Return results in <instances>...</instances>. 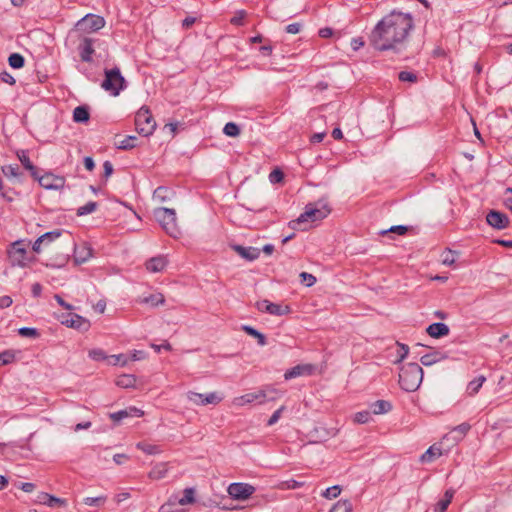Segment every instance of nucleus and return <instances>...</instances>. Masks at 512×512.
Instances as JSON below:
<instances>
[{
  "label": "nucleus",
  "instance_id": "37998d69",
  "mask_svg": "<svg viewBox=\"0 0 512 512\" xmlns=\"http://www.w3.org/2000/svg\"><path fill=\"white\" fill-rule=\"evenodd\" d=\"M371 420V414L369 411L357 412L353 416V422L356 424H366Z\"/></svg>",
  "mask_w": 512,
  "mask_h": 512
},
{
  "label": "nucleus",
  "instance_id": "f3484780",
  "mask_svg": "<svg viewBox=\"0 0 512 512\" xmlns=\"http://www.w3.org/2000/svg\"><path fill=\"white\" fill-rule=\"evenodd\" d=\"M39 184L46 189H59L64 185V179L58 177L52 173H47L41 177H38Z\"/></svg>",
  "mask_w": 512,
  "mask_h": 512
},
{
  "label": "nucleus",
  "instance_id": "9b49d317",
  "mask_svg": "<svg viewBox=\"0 0 512 512\" xmlns=\"http://www.w3.org/2000/svg\"><path fill=\"white\" fill-rule=\"evenodd\" d=\"M255 487L248 483L236 482L227 488L228 495L238 501H245L255 493Z\"/></svg>",
  "mask_w": 512,
  "mask_h": 512
},
{
  "label": "nucleus",
  "instance_id": "f8f14e48",
  "mask_svg": "<svg viewBox=\"0 0 512 512\" xmlns=\"http://www.w3.org/2000/svg\"><path fill=\"white\" fill-rule=\"evenodd\" d=\"M257 309L274 316H283L291 313V307L288 304L272 303L266 299L257 302Z\"/></svg>",
  "mask_w": 512,
  "mask_h": 512
},
{
  "label": "nucleus",
  "instance_id": "aec40b11",
  "mask_svg": "<svg viewBox=\"0 0 512 512\" xmlns=\"http://www.w3.org/2000/svg\"><path fill=\"white\" fill-rule=\"evenodd\" d=\"M94 40L88 37H84L78 46L79 55L82 61L91 62L92 54L94 53L93 48Z\"/></svg>",
  "mask_w": 512,
  "mask_h": 512
},
{
  "label": "nucleus",
  "instance_id": "de8ad7c7",
  "mask_svg": "<svg viewBox=\"0 0 512 512\" xmlns=\"http://www.w3.org/2000/svg\"><path fill=\"white\" fill-rule=\"evenodd\" d=\"M223 132L227 136L236 137L240 134V129L235 123L229 122L224 126Z\"/></svg>",
  "mask_w": 512,
  "mask_h": 512
},
{
  "label": "nucleus",
  "instance_id": "338daca9",
  "mask_svg": "<svg viewBox=\"0 0 512 512\" xmlns=\"http://www.w3.org/2000/svg\"><path fill=\"white\" fill-rule=\"evenodd\" d=\"M301 27L300 23H292L286 27V32L289 34H297L301 31Z\"/></svg>",
  "mask_w": 512,
  "mask_h": 512
},
{
  "label": "nucleus",
  "instance_id": "680f3d73",
  "mask_svg": "<svg viewBox=\"0 0 512 512\" xmlns=\"http://www.w3.org/2000/svg\"><path fill=\"white\" fill-rule=\"evenodd\" d=\"M408 228L406 226H392L389 230L382 231L381 234L384 235L388 232L396 233L398 235H404L407 232Z\"/></svg>",
  "mask_w": 512,
  "mask_h": 512
},
{
  "label": "nucleus",
  "instance_id": "2f4dec72",
  "mask_svg": "<svg viewBox=\"0 0 512 512\" xmlns=\"http://www.w3.org/2000/svg\"><path fill=\"white\" fill-rule=\"evenodd\" d=\"M172 192L166 187H158L153 193V200L157 203H164L170 199Z\"/></svg>",
  "mask_w": 512,
  "mask_h": 512
},
{
  "label": "nucleus",
  "instance_id": "774afa93",
  "mask_svg": "<svg viewBox=\"0 0 512 512\" xmlns=\"http://www.w3.org/2000/svg\"><path fill=\"white\" fill-rule=\"evenodd\" d=\"M0 76H1L2 81L5 83H8L10 85H13L15 83L14 77L11 74H9L8 72H2L0 74Z\"/></svg>",
  "mask_w": 512,
  "mask_h": 512
},
{
  "label": "nucleus",
  "instance_id": "dca6fc26",
  "mask_svg": "<svg viewBox=\"0 0 512 512\" xmlns=\"http://www.w3.org/2000/svg\"><path fill=\"white\" fill-rule=\"evenodd\" d=\"M92 256H93V251H92V248L88 244L83 243L79 246H75L73 261L76 265L83 264V263L87 262Z\"/></svg>",
  "mask_w": 512,
  "mask_h": 512
},
{
  "label": "nucleus",
  "instance_id": "c03bdc74",
  "mask_svg": "<svg viewBox=\"0 0 512 512\" xmlns=\"http://www.w3.org/2000/svg\"><path fill=\"white\" fill-rule=\"evenodd\" d=\"M107 359L111 365L120 364L121 366H126L128 364V356L124 354L111 355Z\"/></svg>",
  "mask_w": 512,
  "mask_h": 512
},
{
  "label": "nucleus",
  "instance_id": "a18cd8bd",
  "mask_svg": "<svg viewBox=\"0 0 512 512\" xmlns=\"http://www.w3.org/2000/svg\"><path fill=\"white\" fill-rule=\"evenodd\" d=\"M351 504L347 500L338 501L330 510V512H350Z\"/></svg>",
  "mask_w": 512,
  "mask_h": 512
},
{
  "label": "nucleus",
  "instance_id": "0eeeda50",
  "mask_svg": "<svg viewBox=\"0 0 512 512\" xmlns=\"http://www.w3.org/2000/svg\"><path fill=\"white\" fill-rule=\"evenodd\" d=\"M124 84L125 80L118 68L105 70V79L101 85L104 90L110 92L113 96H117L123 89Z\"/></svg>",
  "mask_w": 512,
  "mask_h": 512
},
{
  "label": "nucleus",
  "instance_id": "e2e57ef3",
  "mask_svg": "<svg viewBox=\"0 0 512 512\" xmlns=\"http://www.w3.org/2000/svg\"><path fill=\"white\" fill-rule=\"evenodd\" d=\"M285 407L281 406L279 409H277L272 416L268 420V425L272 426L280 419L282 412L284 411Z\"/></svg>",
  "mask_w": 512,
  "mask_h": 512
},
{
  "label": "nucleus",
  "instance_id": "6ab92c4d",
  "mask_svg": "<svg viewBox=\"0 0 512 512\" xmlns=\"http://www.w3.org/2000/svg\"><path fill=\"white\" fill-rule=\"evenodd\" d=\"M167 265L168 260L166 256L159 255L147 260L145 263V268L150 273H159L164 271Z\"/></svg>",
  "mask_w": 512,
  "mask_h": 512
},
{
  "label": "nucleus",
  "instance_id": "f257e3e1",
  "mask_svg": "<svg viewBox=\"0 0 512 512\" xmlns=\"http://www.w3.org/2000/svg\"><path fill=\"white\" fill-rule=\"evenodd\" d=\"M412 28L411 15L393 11L376 24L371 32L370 42L380 51L397 49L405 42Z\"/></svg>",
  "mask_w": 512,
  "mask_h": 512
},
{
  "label": "nucleus",
  "instance_id": "6e6552de",
  "mask_svg": "<svg viewBox=\"0 0 512 512\" xmlns=\"http://www.w3.org/2000/svg\"><path fill=\"white\" fill-rule=\"evenodd\" d=\"M9 259L12 265L19 267H27L31 262L35 261L34 257H29L23 241L14 242L8 250Z\"/></svg>",
  "mask_w": 512,
  "mask_h": 512
},
{
  "label": "nucleus",
  "instance_id": "a19ab883",
  "mask_svg": "<svg viewBox=\"0 0 512 512\" xmlns=\"http://www.w3.org/2000/svg\"><path fill=\"white\" fill-rule=\"evenodd\" d=\"M107 497L100 495L97 497H86L83 499V503L87 506H102L105 504Z\"/></svg>",
  "mask_w": 512,
  "mask_h": 512
},
{
  "label": "nucleus",
  "instance_id": "c756f323",
  "mask_svg": "<svg viewBox=\"0 0 512 512\" xmlns=\"http://www.w3.org/2000/svg\"><path fill=\"white\" fill-rule=\"evenodd\" d=\"M136 447L147 455H157L162 453V449L159 445L151 444L146 441L138 442Z\"/></svg>",
  "mask_w": 512,
  "mask_h": 512
},
{
  "label": "nucleus",
  "instance_id": "1a4fd4ad",
  "mask_svg": "<svg viewBox=\"0 0 512 512\" xmlns=\"http://www.w3.org/2000/svg\"><path fill=\"white\" fill-rule=\"evenodd\" d=\"M105 24L106 21L102 16L87 14L76 23L75 31L90 34L102 29Z\"/></svg>",
  "mask_w": 512,
  "mask_h": 512
},
{
  "label": "nucleus",
  "instance_id": "423d86ee",
  "mask_svg": "<svg viewBox=\"0 0 512 512\" xmlns=\"http://www.w3.org/2000/svg\"><path fill=\"white\" fill-rule=\"evenodd\" d=\"M187 400L195 406H207L220 404L224 396L222 393L214 391L209 393H198L195 391H188L185 394Z\"/></svg>",
  "mask_w": 512,
  "mask_h": 512
},
{
  "label": "nucleus",
  "instance_id": "6e6d98bb",
  "mask_svg": "<svg viewBox=\"0 0 512 512\" xmlns=\"http://www.w3.org/2000/svg\"><path fill=\"white\" fill-rule=\"evenodd\" d=\"M284 178L283 172L276 168L269 174V180L271 183H280Z\"/></svg>",
  "mask_w": 512,
  "mask_h": 512
},
{
  "label": "nucleus",
  "instance_id": "7ed1b4c3",
  "mask_svg": "<svg viewBox=\"0 0 512 512\" xmlns=\"http://www.w3.org/2000/svg\"><path fill=\"white\" fill-rule=\"evenodd\" d=\"M423 380V370L417 363H408L401 367L399 384L407 392L416 391Z\"/></svg>",
  "mask_w": 512,
  "mask_h": 512
},
{
  "label": "nucleus",
  "instance_id": "7c9ffc66",
  "mask_svg": "<svg viewBox=\"0 0 512 512\" xmlns=\"http://www.w3.org/2000/svg\"><path fill=\"white\" fill-rule=\"evenodd\" d=\"M90 118L89 110L86 106H78L73 111V120L78 123L87 122Z\"/></svg>",
  "mask_w": 512,
  "mask_h": 512
},
{
  "label": "nucleus",
  "instance_id": "f03ea898",
  "mask_svg": "<svg viewBox=\"0 0 512 512\" xmlns=\"http://www.w3.org/2000/svg\"><path fill=\"white\" fill-rule=\"evenodd\" d=\"M331 212L328 203L318 201L316 203L308 204L300 216L289 222V227L293 230L305 231L309 229L313 223L319 222L326 218Z\"/></svg>",
  "mask_w": 512,
  "mask_h": 512
},
{
  "label": "nucleus",
  "instance_id": "ddd939ff",
  "mask_svg": "<svg viewBox=\"0 0 512 512\" xmlns=\"http://www.w3.org/2000/svg\"><path fill=\"white\" fill-rule=\"evenodd\" d=\"M486 221L491 227L498 230L505 229L509 225L508 216L505 213L496 210H491L486 215Z\"/></svg>",
  "mask_w": 512,
  "mask_h": 512
},
{
  "label": "nucleus",
  "instance_id": "c9c22d12",
  "mask_svg": "<svg viewBox=\"0 0 512 512\" xmlns=\"http://www.w3.org/2000/svg\"><path fill=\"white\" fill-rule=\"evenodd\" d=\"M195 491L193 488H186L183 492V496L177 500L181 506L193 504L195 502L194 497Z\"/></svg>",
  "mask_w": 512,
  "mask_h": 512
},
{
  "label": "nucleus",
  "instance_id": "052dcab7",
  "mask_svg": "<svg viewBox=\"0 0 512 512\" xmlns=\"http://www.w3.org/2000/svg\"><path fill=\"white\" fill-rule=\"evenodd\" d=\"M89 357L96 361L104 360L107 358L104 351L101 349H93L89 351Z\"/></svg>",
  "mask_w": 512,
  "mask_h": 512
},
{
  "label": "nucleus",
  "instance_id": "cd10ccee",
  "mask_svg": "<svg viewBox=\"0 0 512 512\" xmlns=\"http://www.w3.org/2000/svg\"><path fill=\"white\" fill-rule=\"evenodd\" d=\"M471 426L468 423H462L453 429H450V435L452 434V440L456 443L463 440L467 432L470 430Z\"/></svg>",
  "mask_w": 512,
  "mask_h": 512
},
{
  "label": "nucleus",
  "instance_id": "c85d7f7f",
  "mask_svg": "<svg viewBox=\"0 0 512 512\" xmlns=\"http://www.w3.org/2000/svg\"><path fill=\"white\" fill-rule=\"evenodd\" d=\"M136 377L132 374H122L115 380V384L121 388H132L136 384Z\"/></svg>",
  "mask_w": 512,
  "mask_h": 512
},
{
  "label": "nucleus",
  "instance_id": "ea45409f",
  "mask_svg": "<svg viewBox=\"0 0 512 512\" xmlns=\"http://www.w3.org/2000/svg\"><path fill=\"white\" fill-rule=\"evenodd\" d=\"M9 65L14 69H20L24 66V57L18 53H13L8 58Z\"/></svg>",
  "mask_w": 512,
  "mask_h": 512
},
{
  "label": "nucleus",
  "instance_id": "bf43d9fd",
  "mask_svg": "<svg viewBox=\"0 0 512 512\" xmlns=\"http://www.w3.org/2000/svg\"><path fill=\"white\" fill-rule=\"evenodd\" d=\"M303 485V483L298 482L296 480H288L284 481L280 484V488L282 489H297L300 488Z\"/></svg>",
  "mask_w": 512,
  "mask_h": 512
},
{
  "label": "nucleus",
  "instance_id": "8fccbe9b",
  "mask_svg": "<svg viewBox=\"0 0 512 512\" xmlns=\"http://www.w3.org/2000/svg\"><path fill=\"white\" fill-rule=\"evenodd\" d=\"M299 277L301 283L305 284L307 287H311L316 283V277L308 272H301Z\"/></svg>",
  "mask_w": 512,
  "mask_h": 512
},
{
  "label": "nucleus",
  "instance_id": "5701e85b",
  "mask_svg": "<svg viewBox=\"0 0 512 512\" xmlns=\"http://www.w3.org/2000/svg\"><path fill=\"white\" fill-rule=\"evenodd\" d=\"M313 371L314 366L311 364L296 365L285 372L284 378L285 380H289L303 375H311Z\"/></svg>",
  "mask_w": 512,
  "mask_h": 512
},
{
  "label": "nucleus",
  "instance_id": "2eb2a0df",
  "mask_svg": "<svg viewBox=\"0 0 512 512\" xmlns=\"http://www.w3.org/2000/svg\"><path fill=\"white\" fill-rule=\"evenodd\" d=\"M61 235L59 230L45 233L40 236L33 244L32 249L35 253H41L42 249L48 247L53 241L58 239Z\"/></svg>",
  "mask_w": 512,
  "mask_h": 512
},
{
  "label": "nucleus",
  "instance_id": "412c9836",
  "mask_svg": "<svg viewBox=\"0 0 512 512\" xmlns=\"http://www.w3.org/2000/svg\"><path fill=\"white\" fill-rule=\"evenodd\" d=\"M144 415V411L137 408V407H134V406H131V407H128L124 410H121V411H118V412H114V413H111L109 415L110 419L114 422H120L121 420H123L124 418H127V417H142Z\"/></svg>",
  "mask_w": 512,
  "mask_h": 512
},
{
  "label": "nucleus",
  "instance_id": "a878e982",
  "mask_svg": "<svg viewBox=\"0 0 512 512\" xmlns=\"http://www.w3.org/2000/svg\"><path fill=\"white\" fill-rule=\"evenodd\" d=\"M426 332L432 338H440L448 334V326L443 323H433L427 327Z\"/></svg>",
  "mask_w": 512,
  "mask_h": 512
},
{
  "label": "nucleus",
  "instance_id": "58836bf2",
  "mask_svg": "<svg viewBox=\"0 0 512 512\" xmlns=\"http://www.w3.org/2000/svg\"><path fill=\"white\" fill-rule=\"evenodd\" d=\"M243 330L250 336L255 337L258 340L259 345L264 346L266 344L265 336L258 332L256 329L250 326H243Z\"/></svg>",
  "mask_w": 512,
  "mask_h": 512
},
{
  "label": "nucleus",
  "instance_id": "3c124183",
  "mask_svg": "<svg viewBox=\"0 0 512 512\" xmlns=\"http://www.w3.org/2000/svg\"><path fill=\"white\" fill-rule=\"evenodd\" d=\"M341 493V487L338 486V485H335V486H332V487H329L327 488L324 492H323V497L327 498V499H334L336 497H338V495Z\"/></svg>",
  "mask_w": 512,
  "mask_h": 512
},
{
  "label": "nucleus",
  "instance_id": "393cba45",
  "mask_svg": "<svg viewBox=\"0 0 512 512\" xmlns=\"http://www.w3.org/2000/svg\"><path fill=\"white\" fill-rule=\"evenodd\" d=\"M234 250L244 259L253 261L260 255V250L255 247L234 246Z\"/></svg>",
  "mask_w": 512,
  "mask_h": 512
},
{
  "label": "nucleus",
  "instance_id": "13d9d810",
  "mask_svg": "<svg viewBox=\"0 0 512 512\" xmlns=\"http://www.w3.org/2000/svg\"><path fill=\"white\" fill-rule=\"evenodd\" d=\"M146 358V353L144 351H141V350H133L132 352H130L129 356H128V362L131 360V361H139V360H143Z\"/></svg>",
  "mask_w": 512,
  "mask_h": 512
},
{
  "label": "nucleus",
  "instance_id": "4be33fe9",
  "mask_svg": "<svg viewBox=\"0 0 512 512\" xmlns=\"http://www.w3.org/2000/svg\"><path fill=\"white\" fill-rule=\"evenodd\" d=\"M447 352L444 349L441 350H435L432 349L428 353L424 354L421 357V363L424 366H431L433 364H436L440 361H443L446 359Z\"/></svg>",
  "mask_w": 512,
  "mask_h": 512
},
{
  "label": "nucleus",
  "instance_id": "79ce46f5",
  "mask_svg": "<svg viewBox=\"0 0 512 512\" xmlns=\"http://www.w3.org/2000/svg\"><path fill=\"white\" fill-rule=\"evenodd\" d=\"M408 352H409L408 346H406L404 344H401V343H397L396 344V360H395V363H399V362L403 361L407 357Z\"/></svg>",
  "mask_w": 512,
  "mask_h": 512
},
{
  "label": "nucleus",
  "instance_id": "0e129e2a",
  "mask_svg": "<svg viewBox=\"0 0 512 512\" xmlns=\"http://www.w3.org/2000/svg\"><path fill=\"white\" fill-rule=\"evenodd\" d=\"M399 79L401 81H408V82H414L416 80V75L411 73V72H407V71H402L400 74H399Z\"/></svg>",
  "mask_w": 512,
  "mask_h": 512
},
{
  "label": "nucleus",
  "instance_id": "9d476101",
  "mask_svg": "<svg viewBox=\"0 0 512 512\" xmlns=\"http://www.w3.org/2000/svg\"><path fill=\"white\" fill-rule=\"evenodd\" d=\"M268 392L277 393V391L272 388H267L265 390H258L255 392H249L244 395L235 397L232 400V404L235 407H243L245 405H248V404H251L254 402L263 403V402H265V400L267 398Z\"/></svg>",
  "mask_w": 512,
  "mask_h": 512
},
{
  "label": "nucleus",
  "instance_id": "49530a36",
  "mask_svg": "<svg viewBox=\"0 0 512 512\" xmlns=\"http://www.w3.org/2000/svg\"><path fill=\"white\" fill-rule=\"evenodd\" d=\"M96 208H97L96 202H88L87 204L78 208L77 215L83 216V215L90 214V213L94 212L96 210Z\"/></svg>",
  "mask_w": 512,
  "mask_h": 512
},
{
  "label": "nucleus",
  "instance_id": "4d7b16f0",
  "mask_svg": "<svg viewBox=\"0 0 512 512\" xmlns=\"http://www.w3.org/2000/svg\"><path fill=\"white\" fill-rule=\"evenodd\" d=\"M448 507V491L443 495V498L438 502L435 507V512H445Z\"/></svg>",
  "mask_w": 512,
  "mask_h": 512
},
{
  "label": "nucleus",
  "instance_id": "09e8293b",
  "mask_svg": "<svg viewBox=\"0 0 512 512\" xmlns=\"http://www.w3.org/2000/svg\"><path fill=\"white\" fill-rule=\"evenodd\" d=\"M246 11L239 10L235 13V15L231 18L230 23L236 26L244 25V20L246 18Z\"/></svg>",
  "mask_w": 512,
  "mask_h": 512
},
{
  "label": "nucleus",
  "instance_id": "e433bc0d",
  "mask_svg": "<svg viewBox=\"0 0 512 512\" xmlns=\"http://www.w3.org/2000/svg\"><path fill=\"white\" fill-rule=\"evenodd\" d=\"M143 303L150 304L152 306L162 305L165 302V297L162 293H154L142 300Z\"/></svg>",
  "mask_w": 512,
  "mask_h": 512
},
{
  "label": "nucleus",
  "instance_id": "a211bd4d",
  "mask_svg": "<svg viewBox=\"0 0 512 512\" xmlns=\"http://www.w3.org/2000/svg\"><path fill=\"white\" fill-rule=\"evenodd\" d=\"M37 503L46 505L48 507H66L67 500L55 497L49 493L41 492L37 496Z\"/></svg>",
  "mask_w": 512,
  "mask_h": 512
},
{
  "label": "nucleus",
  "instance_id": "4468645a",
  "mask_svg": "<svg viewBox=\"0 0 512 512\" xmlns=\"http://www.w3.org/2000/svg\"><path fill=\"white\" fill-rule=\"evenodd\" d=\"M445 444L443 441L434 443L428 450L420 457V462L423 464L432 463L437 460L445 452Z\"/></svg>",
  "mask_w": 512,
  "mask_h": 512
},
{
  "label": "nucleus",
  "instance_id": "69168bd1",
  "mask_svg": "<svg viewBox=\"0 0 512 512\" xmlns=\"http://www.w3.org/2000/svg\"><path fill=\"white\" fill-rule=\"evenodd\" d=\"M175 505V501L169 499L166 503L160 506L159 512H174L173 507Z\"/></svg>",
  "mask_w": 512,
  "mask_h": 512
},
{
  "label": "nucleus",
  "instance_id": "72a5a7b5",
  "mask_svg": "<svg viewBox=\"0 0 512 512\" xmlns=\"http://www.w3.org/2000/svg\"><path fill=\"white\" fill-rule=\"evenodd\" d=\"M486 381L485 376L481 375L474 380L470 381L467 386V392L469 395H475Z\"/></svg>",
  "mask_w": 512,
  "mask_h": 512
},
{
  "label": "nucleus",
  "instance_id": "39448f33",
  "mask_svg": "<svg viewBox=\"0 0 512 512\" xmlns=\"http://www.w3.org/2000/svg\"><path fill=\"white\" fill-rule=\"evenodd\" d=\"M136 131L143 136H150L156 128V122L146 107H141L135 116Z\"/></svg>",
  "mask_w": 512,
  "mask_h": 512
},
{
  "label": "nucleus",
  "instance_id": "b1692460",
  "mask_svg": "<svg viewBox=\"0 0 512 512\" xmlns=\"http://www.w3.org/2000/svg\"><path fill=\"white\" fill-rule=\"evenodd\" d=\"M169 469V462H158L149 471L148 478L154 481L161 480L167 476Z\"/></svg>",
  "mask_w": 512,
  "mask_h": 512
},
{
  "label": "nucleus",
  "instance_id": "5fc2aeb1",
  "mask_svg": "<svg viewBox=\"0 0 512 512\" xmlns=\"http://www.w3.org/2000/svg\"><path fill=\"white\" fill-rule=\"evenodd\" d=\"M18 333L22 337L36 338L39 336V333L35 328H28V327L20 328L18 330Z\"/></svg>",
  "mask_w": 512,
  "mask_h": 512
},
{
  "label": "nucleus",
  "instance_id": "bb28decb",
  "mask_svg": "<svg viewBox=\"0 0 512 512\" xmlns=\"http://www.w3.org/2000/svg\"><path fill=\"white\" fill-rule=\"evenodd\" d=\"M17 157L21 164L24 166L26 170H28L32 177L37 178V168L30 161L27 151L20 150L17 152Z\"/></svg>",
  "mask_w": 512,
  "mask_h": 512
},
{
  "label": "nucleus",
  "instance_id": "864d4df0",
  "mask_svg": "<svg viewBox=\"0 0 512 512\" xmlns=\"http://www.w3.org/2000/svg\"><path fill=\"white\" fill-rule=\"evenodd\" d=\"M135 140L136 137L134 136H128L124 138L121 142H119L118 147L120 149H131L135 147Z\"/></svg>",
  "mask_w": 512,
  "mask_h": 512
},
{
  "label": "nucleus",
  "instance_id": "473e14b6",
  "mask_svg": "<svg viewBox=\"0 0 512 512\" xmlns=\"http://www.w3.org/2000/svg\"><path fill=\"white\" fill-rule=\"evenodd\" d=\"M392 409V405L385 400H377L372 404V412L375 415H380L389 412Z\"/></svg>",
  "mask_w": 512,
  "mask_h": 512
},
{
  "label": "nucleus",
  "instance_id": "20e7f679",
  "mask_svg": "<svg viewBox=\"0 0 512 512\" xmlns=\"http://www.w3.org/2000/svg\"><path fill=\"white\" fill-rule=\"evenodd\" d=\"M153 213L156 220L161 224L168 235L175 239L179 238L181 232L177 225L175 210L160 207L156 208Z\"/></svg>",
  "mask_w": 512,
  "mask_h": 512
},
{
  "label": "nucleus",
  "instance_id": "603ef678",
  "mask_svg": "<svg viewBox=\"0 0 512 512\" xmlns=\"http://www.w3.org/2000/svg\"><path fill=\"white\" fill-rule=\"evenodd\" d=\"M15 359V353L11 350L0 353V366L12 363Z\"/></svg>",
  "mask_w": 512,
  "mask_h": 512
},
{
  "label": "nucleus",
  "instance_id": "4c0bfd02",
  "mask_svg": "<svg viewBox=\"0 0 512 512\" xmlns=\"http://www.w3.org/2000/svg\"><path fill=\"white\" fill-rule=\"evenodd\" d=\"M2 172L6 177L19 178L22 175L17 164H9L3 166Z\"/></svg>",
  "mask_w": 512,
  "mask_h": 512
},
{
  "label": "nucleus",
  "instance_id": "f704fd0d",
  "mask_svg": "<svg viewBox=\"0 0 512 512\" xmlns=\"http://www.w3.org/2000/svg\"><path fill=\"white\" fill-rule=\"evenodd\" d=\"M63 323L72 328H81L84 324H87L86 320L77 314H70L69 319L63 321Z\"/></svg>",
  "mask_w": 512,
  "mask_h": 512
}]
</instances>
